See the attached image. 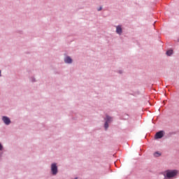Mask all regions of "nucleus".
Segmentation results:
<instances>
[{
    "label": "nucleus",
    "instance_id": "nucleus-1",
    "mask_svg": "<svg viewBox=\"0 0 179 179\" xmlns=\"http://www.w3.org/2000/svg\"><path fill=\"white\" fill-rule=\"evenodd\" d=\"M178 172L176 170H168L166 171V176L167 178H173V177H176Z\"/></svg>",
    "mask_w": 179,
    "mask_h": 179
},
{
    "label": "nucleus",
    "instance_id": "nucleus-2",
    "mask_svg": "<svg viewBox=\"0 0 179 179\" xmlns=\"http://www.w3.org/2000/svg\"><path fill=\"white\" fill-rule=\"evenodd\" d=\"M51 171H52L53 176H55L57 174V173H58V167H57L56 164H52L51 165Z\"/></svg>",
    "mask_w": 179,
    "mask_h": 179
},
{
    "label": "nucleus",
    "instance_id": "nucleus-3",
    "mask_svg": "<svg viewBox=\"0 0 179 179\" xmlns=\"http://www.w3.org/2000/svg\"><path fill=\"white\" fill-rule=\"evenodd\" d=\"M106 122H105V125L104 127L106 129H107V128H108V122H111V121H113V118H111V117L106 115Z\"/></svg>",
    "mask_w": 179,
    "mask_h": 179
},
{
    "label": "nucleus",
    "instance_id": "nucleus-4",
    "mask_svg": "<svg viewBox=\"0 0 179 179\" xmlns=\"http://www.w3.org/2000/svg\"><path fill=\"white\" fill-rule=\"evenodd\" d=\"M164 135V134L163 133V131H160L155 134V139H162Z\"/></svg>",
    "mask_w": 179,
    "mask_h": 179
},
{
    "label": "nucleus",
    "instance_id": "nucleus-5",
    "mask_svg": "<svg viewBox=\"0 0 179 179\" xmlns=\"http://www.w3.org/2000/svg\"><path fill=\"white\" fill-rule=\"evenodd\" d=\"M4 124H6V125H9V124H10V119H9V117H6V116H3L2 118Z\"/></svg>",
    "mask_w": 179,
    "mask_h": 179
},
{
    "label": "nucleus",
    "instance_id": "nucleus-6",
    "mask_svg": "<svg viewBox=\"0 0 179 179\" xmlns=\"http://www.w3.org/2000/svg\"><path fill=\"white\" fill-rule=\"evenodd\" d=\"M64 62L66 64H72V59L69 57H66L65 59H64Z\"/></svg>",
    "mask_w": 179,
    "mask_h": 179
},
{
    "label": "nucleus",
    "instance_id": "nucleus-7",
    "mask_svg": "<svg viewBox=\"0 0 179 179\" xmlns=\"http://www.w3.org/2000/svg\"><path fill=\"white\" fill-rule=\"evenodd\" d=\"M116 33H117V34H121L122 33V28H121V26H117L116 27Z\"/></svg>",
    "mask_w": 179,
    "mask_h": 179
},
{
    "label": "nucleus",
    "instance_id": "nucleus-8",
    "mask_svg": "<svg viewBox=\"0 0 179 179\" xmlns=\"http://www.w3.org/2000/svg\"><path fill=\"white\" fill-rule=\"evenodd\" d=\"M172 54H173V50H169L166 51V55H168V57H170V55H172Z\"/></svg>",
    "mask_w": 179,
    "mask_h": 179
},
{
    "label": "nucleus",
    "instance_id": "nucleus-9",
    "mask_svg": "<svg viewBox=\"0 0 179 179\" xmlns=\"http://www.w3.org/2000/svg\"><path fill=\"white\" fill-rule=\"evenodd\" d=\"M154 156H155V157H159L162 156V154L159 152H156L154 153Z\"/></svg>",
    "mask_w": 179,
    "mask_h": 179
},
{
    "label": "nucleus",
    "instance_id": "nucleus-10",
    "mask_svg": "<svg viewBox=\"0 0 179 179\" xmlns=\"http://www.w3.org/2000/svg\"><path fill=\"white\" fill-rule=\"evenodd\" d=\"M3 148L2 144L0 143V150H2Z\"/></svg>",
    "mask_w": 179,
    "mask_h": 179
},
{
    "label": "nucleus",
    "instance_id": "nucleus-11",
    "mask_svg": "<svg viewBox=\"0 0 179 179\" xmlns=\"http://www.w3.org/2000/svg\"><path fill=\"white\" fill-rule=\"evenodd\" d=\"M101 9H102V8L100 7L99 8H98V10L100 11V10H101Z\"/></svg>",
    "mask_w": 179,
    "mask_h": 179
},
{
    "label": "nucleus",
    "instance_id": "nucleus-12",
    "mask_svg": "<svg viewBox=\"0 0 179 179\" xmlns=\"http://www.w3.org/2000/svg\"><path fill=\"white\" fill-rule=\"evenodd\" d=\"M0 76H1V71H0Z\"/></svg>",
    "mask_w": 179,
    "mask_h": 179
},
{
    "label": "nucleus",
    "instance_id": "nucleus-13",
    "mask_svg": "<svg viewBox=\"0 0 179 179\" xmlns=\"http://www.w3.org/2000/svg\"><path fill=\"white\" fill-rule=\"evenodd\" d=\"M75 179H78V178H76Z\"/></svg>",
    "mask_w": 179,
    "mask_h": 179
}]
</instances>
